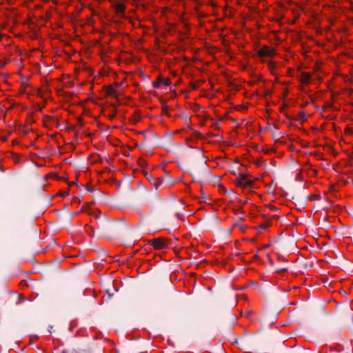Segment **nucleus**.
<instances>
[{"mask_svg":"<svg viewBox=\"0 0 353 353\" xmlns=\"http://www.w3.org/2000/svg\"><path fill=\"white\" fill-rule=\"evenodd\" d=\"M87 190H88V191L91 192L93 191L92 189H90L88 188H87Z\"/></svg>","mask_w":353,"mask_h":353,"instance_id":"27","label":"nucleus"},{"mask_svg":"<svg viewBox=\"0 0 353 353\" xmlns=\"http://www.w3.org/2000/svg\"><path fill=\"white\" fill-rule=\"evenodd\" d=\"M108 94L113 97H117V90L114 89L112 87H109L108 89Z\"/></svg>","mask_w":353,"mask_h":353,"instance_id":"11","label":"nucleus"},{"mask_svg":"<svg viewBox=\"0 0 353 353\" xmlns=\"http://www.w3.org/2000/svg\"><path fill=\"white\" fill-rule=\"evenodd\" d=\"M235 183H236V184L237 185H239V186H241V187H243V183H239V176L236 179V180H235Z\"/></svg>","mask_w":353,"mask_h":353,"instance_id":"17","label":"nucleus"},{"mask_svg":"<svg viewBox=\"0 0 353 353\" xmlns=\"http://www.w3.org/2000/svg\"><path fill=\"white\" fill-rule=\"evenodd\" d=\"M340 321L347 326L353 325V315L351 307H345L341 312L339 316Z\"/></svg>","mask_w":353,"mask_h":353,"instance_id":"1","label":"nucleus"},{"mask_svg":"<svg viewBox=\"0 0 353 353\" xmlns=\"http://www.w3.org/2000/svg\"><path fill=\"white\" fill-rule=\"evenodd\" d=\"M310 79V75L307 72H303L301 74V80L303 83L309 81Z\"/></svg>","mask_w":353,"mask_h":353,"instance_id":"10","label":"nucleus"},{"mask_svg":"<svg viewBox=\"0 0 353 353\" xmlns=\"http://www.w3.org/2000/svg\"><path fill=\"white\" fill-rule=\"evenodd\" d=\"M257 54L260 57H271L275 54V51L272 48H270L268 46H264L258 50Z\"/></svg>","mask_w":353,"mask_h":353,"instance_id":"5","label":"nucleus"},{"mask_svg":"<svg viewBox=\"0 0 353 353\" xmlns=\"http://www.w3.org/2000/svg\"><path fill=\"white\" fill-rule=\"evenodd\" d=\"M176 216L181 220H184V216L183 215H181V214H179V212H177L176 214Z\"/></svg>","mask_w":353,"mask_h":353,"instance_id":"18","label":"nucleus"},{"mask_svg":"<svg viewBox=\"0 0 353 353\" xmlns=\"http://www.w3.org/2000/svg\"><path fill=\"white\" fill-rule=\"evenodd\" d=\"M119 225L114 222H110L105 221V218L103 217V221L100 223V228L102 232L105 233H111L118 230Z\"/></svg>","mask_w":353,"mask_h":353,"instance_id":"2","label":"nucleus"},{"mask_svg":"<svg viewBox=\"0 0 353 353\" xmlns=\"http://www.w3.org/2000/svg\"><path fill=\"white\" fill-rule=\"evenodd\" d=\"M125 6L122 3H117L114 6L115 11L119 16H123L125 10Z\"/></svg>","mask_w":353,"mask_h":353,"instance_id":"9","label":"nucleus"},{"mask_svg":"<svg viewBox=\"0 0 353 353\" xmlns=\"http://www.w3.org/2000/svg\"><path fill=\"white\" fill-rule=\"evenodd\" d=\"M86 228H87V233L90 236H93L94 234V228L92 226H90V225H87Z\"/></svg>","mask_w":353,"mask_h":353,"instance_id":"12","label":"nucleus"},{"mask_svg":"<svg viewBox=\"0 0 353 353\" xmlns=\"http://www.w3.org/2000/svg\"><path fill=\"white\" fill-rule=\"evenodd\" d=\"M70 129L72 130H74L75 126L73 125V126L70 127Z\"/></svg>","mask_w":353,"mask_h":353,"instance_id":"23","label":"nucleus"},{"mask_svg":"<svg viewBox=\"0 0 353 353\" xmlns=\"http://www.w3.org/2000/svg\"><path fill=\"white\" fill-rule=\"evenodd\" d=\"M60 195H61V196H63V197H64V196H66L67 195H68V192H61V193L60 194Z\"/></svg>","mask_w":353,"mask_h":353,"instance_id":"19","label":"nucleus"},{"mask_svg":"<svg viewBox=\"0 0 353 353\" xmlns=\"http://www.w3.org/2000/svg\"><path fill=\"white\" fill-rule=\"evenodd\" d=\"M278 353H293V352L292 350L286 349L285 347H283L281 351Z\"/></svg>","mask_w":353,"mask_h":353,"instance_id":"14","label":"nucleus"},{"mask_svg":"<svg viewBox=\"0 0 353 353\" xmlns=\"http://www.w3.org/2000/svg\"><path fill=\"white\" fill-rule=\"evenodd\" d=\"M194 176H199V173H198V172H196V171H195V170H194Z\"/></svg>","mask_w":353,"mask_h":353,"instance_id":"22","label":"nucleus"},{"mask_svg":"<svg viewBox=\"0 0 353 353\" xmlns=\"http://www.w3.org/2000/svg\"><path fill=\"white\" fill-rule=\"evenodd\" d=\"M203 167L204 168H207L208 165H207V164H206V163H204L203 164Z\"/></svg>","mask_w":353,"mask_h":353,"instance_id":"24","label":"nucleus"},{"mask_svg":"<svg viewBox=\"0 0 353 353\" xmlns=\"http://www.w3.org/2000/svg\"><path fill=\"white\" fill-rule=\"evenodd\" d=\"M79 214V212H74V215H77V214Z\"/></svg>","mask_w":353,"mask_h":353,"instance_id":"28","label":"nucleus"},{"mask_svg":"<svg viewBox=\"0 0 353 353\" xmlns=\"http://www.w3.org/2000/svg\"><path fill=\"white\" fill-rule=\"evenodd\" d=\"M145 177L150 181L151 184L155 188L156 190L163 181V179L154 178L149 173H145Z\"/></svg>","mask_w":353,"mask_h":353,"instance_id":"6","label":"nucleus"},{"mask_svg":"<svg viewBox=\"0 0 353 353\" xmlns=\"http://www.w3.org/2000/svg\"><path fill=\"white\" fill-rule=\"evenodd\" d=\"M267 227H268V225L266 223L261 224L260 225H259V228L261 230H265Z\"/></svg>","mask_w":353,"mask_h":353,"instance_id":"16","label":"nucleus"},{"mask_svg":"<svg viewBox=\"0 0 353 353\" xmlns=\"http://www.w3.org/2000/svg\"><path fill=\"white\" fill-rule=\"evenodd\" d=\"M162 108H163V113L167 114L169 107L165 104H163Z\"/></svg>","mask_w":353,"mask_h":353,"instance_id":"15","label":"nucleus"},{"mask_svg":"<svg viewBox=\"0 0 353 353\" xmlns=\"http://www.w3.org/2000/svg\"><path fill=\"white\" fill-rule=\"evenodd\" d=\"M287 269H283V270H281L280 271H286Z\"/></svg>","mask_w":353,"mask_h":353,"instance_id":"29","label":"nucleus"},{"mask_svg":"<svg viewBox=\"0 0 353 353\" xmlns=\"http://www.w3.org/2000/svg\"><path fill=\"white\" fill-rule=\"evenodd\" d=\"M60 353H93L92 347L87 346L84 348L66 347L63 349Z\"/></svg>","mask_w":353,"mask_h":353,"instance_id":"3","label":"nucleus"},{"mask_svg":"<svg viewBox=\"0 0 353 353\" xmlns=\"http://www.w3.org/2000/svg\"><path fill=\"white\" fill-rule=\"evenodd\" d=\"M76 183V181H74V182H72V183H69V185H72L73 184H74Z\"/></svg>","mask_w":353,"mask_h":353,"instance_id":"26","label":"nucleus"},{"mask_svg":"<svg viewBox=\"0 0 353 353\" xmlns=\"http://www.w3.org/2000/svg\"><path fill=\"white\" fill-rule=\"evenodd\" d=\"M107 294H108V296L110 297V294H109V292H107Z\"/></svg>","mask_w":353,"mask_h":353,"instance_id":"31","label":"nucleus"},{"mask_svg":"<svg viewBox=\"0 0 353 353\" xmlns=\"http://www.w3.org/2000/svg\"><path fill=\"white\" fill-rule=\"evenodd\" d=\"M147 143V139L145 137L141 143L142 145H145Z\"/></svg>","mask_w":353,"mask_h":353,"instance_id":"21","label":"nucleus"},{"mask_svg":"<svg viewBox=\"0 0 353 353\" xmlns=\"http://www.w3.org/2000/svg\"><path fill=\"white\" fill-rule=\"evenodd\" d=\"M165 84L166 85H170L171 82L169 79H162L159 77L154 83L153 86L155 88H158L161 84Z\"/></svg>","mask_w":353,"mask_h":353,"instance_id":"8","label":"nucleus"},{"mask_svg":"<svg viewBox=\"0 0 353 353\" xmlns=\"http://www.w3.org/2000/svg\"><path fill=\"white\" fill-rule=\"evenodd\" d=\"M239 183H242L244 187H252L253 181L248 179L247 176L243 174H239Z\"/></svg>","mask_w":353,"mask_h":353,"instance_id":"7","label":"nucleus"},{"mask_svg":"<svg viewBox=\"0 0 353 353\" xmlns=\"http://www.w3.org/2000/svg\"><path fill=\"white\" fill-rule=\"evenodd\" d=\"M107 294H108V296L110 297V294H109V292H107Z\"/></svg>","mask_w":353,"mask_h":353,"instance_id":"30","label":"nucleus"},{"mask_svg":"<svg viewBox=\"0 0 353 353\" xmlns=\"http://www.w3.org/2000/svg\"><path fill=\"white\" fill-rule=\"evenodd\" d=\"M221 190L223 191V194H232L233 192V191L232 190H227L225 188L221 186Z\"/></svg>","mask_w":353,"mask_h":353,"instance_id":"13","label":"nucleus"},{"mask_svg":"<svg viewBox=\"0 0 353 353\" xmlns=\"http://www.w3.org/2000/svg\"><path fill=\"white\" fill-rule=\"evenodd\" d=\"M300 118H303L305 116V113L304 112H301L299 113Z\"/></svg>","mask_w":353,"mask_h":353,"instance_id":"20","label":"nucleus"},{"mask_svg":"<svg viewBox=\"0 0 353 353\" xmlns=\"http://www.w3.org/2000/svg\"><path fill=\"white\" fill-rule=\"evenodd\" d=\"M146 133L145 131H142V132H140V134H141V135H143Z\"/></svg>","mask_w":353,"mask_h":353,"instance_id":"25","label":"nucleus"},{"mask_svg":"<svg viewBox=\"0 0 353 353\" xmlns=\"http://www.w3.org/2000/svg\"><path fill=\"white\" fill-rule=\"evenodd\" d=\"M149 243L156 250H161L167 247L166 240L162 238L153 239L149 241Z\"/></svg>","mask_w":353,"mask_h":353,"instance_id":"4","label":"nucleus"}]
</instances>
